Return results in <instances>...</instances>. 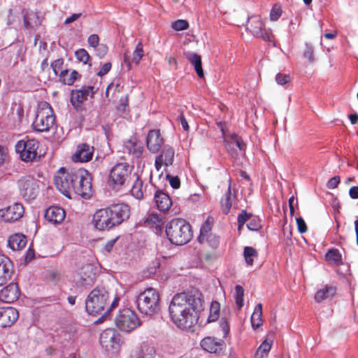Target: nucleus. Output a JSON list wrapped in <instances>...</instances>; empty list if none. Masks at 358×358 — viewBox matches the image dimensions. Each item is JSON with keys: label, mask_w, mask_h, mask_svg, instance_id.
<instances>
[{"label": "nucleus", "mask_w": 358, "mask_h": 358, "mask_svg": "<svg viewBox=\"0 0 358 358\" xmlns=\"http://www.w3.org/2000/svg\"><path fill=\"white\" fill-rule=\"evenodd\" d=\"M203 310V299L199 296L188 293H179L171 299L169 306L171 321L180 329L194 327Z\"/></svg>", "instance_id": "f257e3e1"}, {"label": "nucleus", "mask_w": 358, "mask_h": 358, "mask_svg": "<svg viewBox=\"0 0 358 358\" xmlns=\"http://www.w3.org/2000/svg\"><path fill=\"white\" fill-rule=\"evenodd\" d=\"M119 300L120 298L115 296L109 305L108 292L104 287H96L90 292L85 300V309L90 315H101L95 322L101 323L104 321L110 311L118 305Z\"/></svg>", "instance_id": "f03ea898"}, {"label": "nucleus", "mask_w": 358, "mask_h": 358, "mask_svg": "<svg viewBox=\"0 0 358 358\" xmlns=\"http://www.w3.org/2000/svg\"><path fill=\"white\" fill-rule=\"evenodd\" d=\"M159 294L154 288L150 287L141 292L135 299L136 308L143 315L152 316L159 308Z\"/></svg>", "instance_id": "7ed1b4c3"}, {"label": "nucleus", "mask_w": 358, "mask_h": 358, "mask_svg": "<svg viewBox=\"0 0 358 358\" xmlns=\"http://www.w3.org/2000/svg\"><path fill=\"white\" fill-rule=\"evenodd\" d=\"M55 122V116L50 103L46 101L38 104L33 129L38 132H45L50 129Z\"/></svg>", "instance_id": "20e7f679"}, {"label": "nucleus", "mask_w": 358, "mask_h": 358, "mask_svg": "<svg viewBox=\"0 0 358 358\" xmlns=\"http://www.w3.org/2000/svg\"><path fill=\"white\" fill-rule=\"evenodd\" d=\"M115 322L116 327L124 332H131L141 325V321L136 313L129 308L119 310Z\"/></svg>", "instance_id": "39448f33"}, {"label": "nucleus", "mask_w": 358, "mask_h": 358, "mask_svg": "<svg viewBox=\"0 0 358 358\" xmlns=\"http://www.w3.org/2000/svg\"><path fill=\"white\" fill-rule=\"evenodd\" d=\"M192 225H166V234L170 242L176 245L187 243L192 238Z\"/></svg>", "instance_id": "423d86ee"}, {"label": "nucleus", "mask_w": 358, "mask_h": 358, "mask_svg": "<svg viewBox=\"0 0 358 358\" xmlns=\"http://www.w3.org/2000/svg\"><path fill=\"white\" fill-rule=\"evenodd\" d=\"M247 29L255 37L261 38L266 42L273 43L275 36L271 29H266L265 23L259 15H254L248 17Z\"/></svg>", "instance_id": "0eeeda50"}, {"label": "nucleus", "mask_w": 358, "mask_h": 358, "mask_svg": "<svg viewBox=\"0 0 358 358\" xmlns=\"http://www.w3.org/2000/svg\"><path fill=\"white\" fill-rule=\"evenodd\" d=\"M83 198H90L92 194V178L87 171L78 169L75 171L72 193Z\"/></svg>", "instance_id": "6e6552de"}, {"label": "nucleus", "mask_w": 358, "mask_h": 358, "mask_svg": "<svg viewBox=\"0 0 358 358\" xmlns=\"http://www.w3.org/2000/svg\"><path fill=\"white\" fill-rule=\"evenodd\" d=\"M74 176L75 171H68L62 167L57 171L54 178L56 188L68 198L71 197Z\"/></svg>", "instance_id": "1a4fd4ad"}, {"label": "nucleus", "mask_w": 358, "mask_h": 358, "mask_svg": "<svg viewBox=\"0 0 358 358\" xmlns=\"http://www.w3.org/2000/svg\"><path fill=\"white\" fill-rule=\"evenodd\" d=\"M20 195L27 201L34 200L38 193L37 180L31 176H22L17 182Z\"/></svg>", "instance_id": "9d476101"}, {"label": "nucleus", "mask_w": 358, "mask_h": 358, "mask_svg": "<svg viewBox=\"0 0 358 358\" xmlns=\"http://www.w3.org/2000/svg\"><path fill=\"white\" fill-rule=\"evenodd\" d=\"M38 142L35 139H22L15 145V150L22 161L31 162L36 158Z\"/></svg>", "instance_id": "9b49d317"}, {"label": "nucleus", "mask_w": 358, "mask_h": 358, "mask_svg": "<svg viewBox=\"0 0 358 358\" xmlns=\"http://www.w3.org/2000/svg\"><path fill=\"white\" fill-rule=\"evenodd\" d=\"M100 344L106 351L116 354L120 348L119 334L114 329H106L100 335Z\"/></svg>", "instance_id": "f8f14e48"}, {"label": "nucleus", "mask_w": 358, "mask_h": 358, "mask_svg": "<svg viewBox=\"0 0 358 358\" xmlns=\"http://www.w3.org/2000/svg\"><path fill=\"white\" fill-rule=\"evenodd\" d=\"M130 175L129 166L127 163H117L110 170L109 182L114 187L123 186Z\"/></svg>", "instance_id": "ddd939ff"}, {"label": "nucleus", "mask_w": 358, "mask_h": 358, "mask_svg": "<svg viewBox=\"0 0 358 358\" xmlns=\"http://www.w3.org/2000/svg\"><path fill=\"white\" fill-rule=\"evenodd\" d=\"M24 213L22 204L15 203L6 208L0 210V222H14L20 219Z\"/></svg>", "instance_id": "4468645a"}, {"label": "nucleus", "mask_w": 358, "mask_h": 358, "mask_svg": "<svg viewBox=\"0 0 358 358\" xmlns=\"http://www.w3.org/2000/svg\"><path fill=\"white\" fill-rule=\"evenodd\" d=\"M94 92V87L92 86H84L80 90H72L71 103L75 108L80 109L89 96L93 97Z\"/></svg>", "instance_id": "2eb2a0df"}, {"label": "nucleus", "mask_w": 358, "mask_h": 358, "mask_svg": "<svg viewBox=\"0 0 358 358\" xmlns=\"http://www.w3.org/2000/svg\"><path fill=\"white\" fill-rule=\"evenodd\" d=\"M197 240L201 244L207 243L208 246L213 249H217L220 245V237L212 233L211 225H201Z\"/></svg>", "instance_id": "dca6fc26"}, {"label": "nucleus", "mask_w": 358, "mask_h": 358, "mask_svg": "<svg viewBox=\"0 0 358 358\" xmlns=\"http://www.w3.org/2000/svg\"><path fill=\"white\" fill-rule=\"evenodd\" d=\"M175 151L170 145L163 147L159 155L156 157L155 166L157 171H159L162 166H169L173 164Z\"/></svg>", "instance_id": "f3484780"}, {"label": "nucleus", "mask_w": 358, "mask_h": 358, "mask_svg": "<svg viewBox=\"0 0 358 358\" xmlns=\"http://www.w3.org/2000/svg\"><path fill=\"white\" fill-rule=\"evenodd\" d=\"M111 209V219L110 224H122L127 222L130 217L129 207L124 203L117 204L113 206Z\"/></svg>", "instance_id": "a211bd4d"}, {"label": "nucleus", "mask_w": 358, "mask_h": 358, "mask_svg": "<svg viewBox=\"0 0 358 358\" xmlns=\"http://www.w3.org/2000/svg\"><path fill=\"white\" fill-rule=\"evenodd\" d=\"M17 310L10 306L0 307V327H10L18 318Z\"/></svg>", "instance_id": "6ab92c4d"}, {"label": "nucleus", "mask_w": 358, "mask_h": 358, "mask_svg": "<svg viewBox=\"0 0 358 358\" xmlns=\"http://www.w3.org/2000/svg\"><path fill=\"white\" fill-rule=\"evenodd\" d=\"M94 148L87 143H82L77 146L76 152L72 156L75 162H87L92 159Z\"/></svg>", "instance_id": "aec40b11"}, {"label": "nucleus", "mask_w": 358, "mask_h": 358, "mask_svg": "<svg viewBox=\"0 0 358 358\" xmlns=\"http://www.w3.org/2000/svg\"><path fill=\"white\" fill-rule=\"evenodd\" d=\"M147 148L152 153L157 152L162 145L164 139L161 136L160 131L157 129L150 130L146 139Z\"/></svg>", "instance_id": "412c9836"}, {"label": "nucleus", "mask_w": 358, "mask_h": 358, "mask_svg": "<svg viewBox=\"0 0 358 358\" xmlns=\"http://www.w3.org/2000/svg\"><path fill=\"white\" fill-rule=\"evenodd\" d=\"M201 347L210 353H220L224 346L223 340L215 337H206L201 341Z\"/></svg>", "instance_id": "4be33fe9"}, {"label": "nucleus", "mask_w": 358, "mask_h": 358, "mask_svg": "<svg viewBox=\"0 0 358 358\" xmlns=\"http://www.w3.org/2000/svg\"><path fill=\"white\" fill-rule=\"evenodd\" d=\"M20 296V289L16 283L11 282L3 287L0 292V300L7 303H13Z\"/></svg>", "instance_id": "5701e85b"}, {"label": "nucleus", "mask_w": 358, "mask_h": 358, "mask_svg": "<svg viewBox=\"0 0 358 358\" xmlns=\"http://www.w3.org/2000/svg\"><path fill=\"white\" fill-rule=\"evenodd\" d=\"M12 273L13 263L11 260L0 253V287L10 278Z\"/></svg>", "instance_id": "b1692460"}, {"label": "nucleus", "mask_w": 358, "mask_h": 358, "mask_svg": "<svg viewBox=\"0 0 358 358\" xmlns=\"http://www.w3.org/2000/svg\"><path fill=\"white\" fill-rule=\"evenodd\" d=\"M45 217L52 224H61L66 217V212L61 207L50 206L46 210Z\"/></svg>", "instance_id": "393cba45"}, {"label": "nucleus", "mask_w": 358, "mask_h": 358, "mask_svg": "<svg viewBox=\"0 0 358 358\" xmlns=\"http://www.w3.org/2000/svg\"><path fill=\"white\" fill-rule=\"evenodd\" d=\"M224 142L226 149L232 157L237 155V150L241 151L244 150L245 147V145L241 138L236 134H231L230 139L225 140Z\"/></svg>", "instance_id": "a878e982"}, {"label": "nucleus", "mask_w": 358, "mask_h": 358, "mask_svg": "<svg viewBox=\"0 0 358 358\" xmlns=\"http://www.w3.org/2000/svg\"><path fill=\"white\" fill-rule=\"evenodd\" d=\"M124 148L129 155L136 159L140 158L143 152L142 143L136 138H131L127 141L124 143Z\"/></svg>", "instance_id": "bb28decb"}, {"label": "nucleus", "mask_w": 358, "mask_h": 358, "mask_svg": "<svg viewBox=\"0 0 358 358\" xmlns=\"http://www.w3.org/2000/svg\"><path fill=\"white\" fill-rule=\"evenodd\" d=\"M155 201L157 208L162 212L168 211L172 205L170 196L161 190L156 192Z\"/></svg>", "instance_id": "cd10ccee"}, {"label": "nucleus", "mask_w": 358, "mask_h": 358, "mask_svg": "<svg viewBox=\"0 0 358 358\" xmlns=\"http://www.w3.org/2000/svg\"><path fill=\"white\" fill-rule=\"evenodd\" d=\"M112 213L110 208H101L97 210L92 217V224H110Z\"/></svg>", "instance_id": "c85d7f7f"}, {"label": "nucleus", "mask_w": 358, "mask_h": 358, "mask_svg": "<svg viewBox=\"0 0 358 358\" xmlns=\"http://www.w3.org/2000/svg\"><path fill=\"white\" fill-rule=\"evenodd\" d=\"M184 56L194 66L197 76L202 78L204 76L201 57L200 55L192 52H185Z\"/></svg>", "instance_id": "c756f323"}, {"label": "nucleus", "mask_w": 358, "mask_h": 358, "mask_svg": "<svg viewBox=\"0 0 358 358\" xmlns=\"http://www.w3.org/2000/svg\"><path fill=\"white\" fill-rule=\"evenodd\" d=\"M27 243V237L22 234H15L9 236L8 245L13 250L23 249Z\"/></svg>", "instance_id": "7c9ffc66"}, {"label": "nucleus", "mask_w": 358, "mask_h": 358, "mask_svg": "<svg viewBox=\"0 0 358 358\" xmlns=\"http://www.w3.org/2000/svg\"><path fill=\"white\" fill-rule=\"evenodd\" d=\"M80 76V74L76 70L69 71L68 69H65L61 71L59 74V80L64 85H73Z\"/></svg>", "instance_id": "2f4dec72"}, {"label": "nucleus", "mask_w": 358, "mask_h": 358, "mask_svg": "<svg viewBox=\"0 0 358 358\" xmlns=\"http://www.w3.org/2000/svg\"><path fill=\"white\" fill-rule=\"evenodd\" d=\"M24 24L27 29H34L41 25V20L36 12L26 11L23 16Z\"/></svg>", "instance_id": "473e14b6"}, {"label": "nucleus", "mask_w": 358, "mask_h": 358, "mask_svg": "<svg viewBox=\"0 0 358 358\" xmlns=\"http://www.w3.org/2000/svg\"><path fill=\"white\" fill-rule=\"evenodd\" d=\"M235 198V195L231 193V184L229 183L227 192L224 194L220 200V208L222 213L227 215L230 211L232 202Z\"/></svg>", "instance_id": "72a5a7b5"}, {"label": "nucleus", "mask_w": 358, "mask_h": 358, "mask_svg": "<svg viewBox=\"0 0 358 358\" xmlns=\"http://www.w3.org/2000/svg\"><path fill=\"white\" fill-rule=\"evenodd\" d=\"M160 348L165 354L174 355L179 352L180 343L175 338H169L161 344Z\"/></svg>", "instance_id": "f704fd0d"}, {"label": "nucleus", "mask_w": 358, "mask_h": 358, "mask_svg": "<svg viewBox=\"0 0 358 358\" xmlns=\"http://www.w3.org/2000/svg\"><path fill=\"white\" fill-rule=\"evenodd\" d=\"M336 287L325 285L322 289L317 290L315 295V300L317 303L322 302L324 299H327L334 296L336 293Z\"/></svg>", "instance_id": "c9c22d12"}, {"label": "nucleus", "mask_w": 358, "mask_h": 358, "mask_svg": "<svg viewBox=\"0 0 358 358\" xmlns=\"http://www.w3.org/2000/svg\"><path fill=\"white\" fill-rule=\"evenodd\" d=\"M262 303H258L250 317L251 325L253 329H257L262 324Z\"/></svg>", "instance_id": "e433bc0d"}, {"label": "nucleus", "mask_w": 358, "mask_h": 358, "mask_svg": "<svg viewBox=\"0 0 358 358\" xmlns=\"http://www.w3.org/2000/svg\"><path fill=\"white\" fill-rule=\"evenodd\" d=\"M237 220L238 224H245L248 221H250V224H257V222H262V220L259 217L247 212L245 210H241L238 215Z\"/></svg>", "instance_id": "4c0bfd02"}, {"label": "nucleus", "mask_w": 358, "mask_h": 358, "mask_svg": "<svg viewBox=\"0 0 358 358\" xmlns=\"http://www.w3.org/2000/svg\"><path fill=\"white\" fill-rule=\"evenodd\" d=\"M272 346V341L264 340L257 349L254 358H264L268 356Z\"/></svg>", "instance_id": "58836bf2"}, {"label": "nucleus", "mask_w": 358, "mask_h": 358, "mask_svg": "<svg viewBox=\"0 0 358 358\" xmlns=\"http://www.w3.org/2000/svg\"><path fill=\"white\" fill-rule=\"evenodd\" d=\"M258 255L257 252L252 247L246 246L243 250V256L245 263L248 266H252L253 264L254 258Z\"/></svg>", "instance_id": "ea45409f"}, {"label": "nucleus", "mask_w": 358, "mask_h": 358, "mask_svg": "<svg viewBox=\"0 0 358 358\" xmlns=\"http://www.w3.org/2000/svg\"><path fill=\"white\" fill-rule=\"evenodd\" d=\"M220 315V303L217 301H213L210 305L208 322L216 321Z\"/></svg>", "instance_id": "a19ab883"}, {"label": "nucleus", "mask_w": 358, "mask_h": 358, "mask_svg": "<svg viewBox=\"0 0 358 358\" xmlns=\"http://www.w3.org/2000/svg\"><path fill=\"white\" fill-rule=\"evenodd\" d=\"M244 296V289L243 287L240 285H236L235 286V301L236 304L238 309H241L244 305L243 301Z\"/></svg>", "instance_id": "79ce46f5"}, {"label": "nucleus", "mask_w": 358, "mask_h": 358, "mask_svg": "<svg viewBox=\"0 0 358 358\" xmlns=\"http://www.w3.org/2000/svg\"><path fill=\"white\" fill-rule=\"evenodd\" d=\"M137 358H156V350L152 346H143Z\"/></svg>", "instance_id": "37998d69"}, {"label": "nucleus", "mask_w": 358, "mask_h": 358, "mask_svg": "<svg viewBox=\"0 0 358 358\" xmlns=\"http://www.w3.org/2000/svg\"><path fill=\"white\" fill-rule=\"evenodd\" d=\"M325 257L327 261L332 262L336 264H338L342 260L341 255L337 249L329 250Z\"/></svg>", "instance_id": "c03bdc74"}, {"label": "nucleus", "mask_w": 358, "mask_h": 358, "mask_svg": "<svg viewBox=\"0 0 358 358\" xmlns=\"http://www.w3.org/2000/svg\"><path fill=\"white\" fill-rule=\"evenodd\" d=\"M142 187L143 182L138 178H137L131 189L132 195L137 199H141L143 197Z\"/></svg>", "instance_id": "a18cd8bd"}, {"label": "nucleus", "mask_w": 358, "mask_h": 358, "mask_svg": "<svg viewBox=\"0 0 358 358\" xmlns=\"http://www.w3.org/2000/svg\"><path fill=\"white\" fill-rule=\"evenodd\" d=\"M144 55L143 46L141 41H139L133 52L132 62L138 64Z\"/></svg>", "instance_id": "49530a36"}, {"label": "nucleus", "mask_w": 358, "mask_h": 358, "mask_svg": "<svg viewBox=\"0 0 358 358\" xmlns=\"http://www.w3.org/2000/svg\"><path fill=\"white\" fill-rule=\"evenodd\" d=\"M76 59L85 64H87L90 61V56L87 51L84 48H80L75 52Z\"/></svg>", "instance_id": "de8ad7c7"}, {"label": "nucleus", "mask_w": 358, "mask_h": 358, "mask_svg": "<svg viewBox=\"0 0 358 358\" xmlns=\"http://www.w3.org/2000/svg\"><path fill=\"white\" fill-rule=\"evenodd\" d=\"M282 7L279 4H275L269 13V18L271 21H277L282 15Z\"/></svg>", "instance_id": "09e8293b"}, {"label": "nucleus", "mask_w": 358, "mask_h": 358, "mask_svg": "<svg viewBox=\"0 0 358 358\" xmlns=\"http://www.w3.org/2000/svg\"><path fill=\"white\" fill-rule=\"evenodd\" d=\"M171 27L176 31H183L188 28L189 23L185 20H178L173 22Z\"/></svg>", "instance_id": "8fccbe9b"}, {"label": "nucleus", "mask_w": 358, "mask_h": 358, "mask_svg": "<svg viewBox=\"0 0 358 358\" xmlns=\"http://www.w3.org/2000/svg\"><path fill=\"white\" fill-rule=\"evenodd\" d=\"M96 55L99 58L104 57L108 51V48L106 44L98 45L95 48Z\"/></svg>", "instance_id": "3c124183"}, {"label": "nucleus", "mask_w": 358, "mask_h": 358, "mask_svg": "<svg viewBox=\"0 0 358 358\" xmlns=\"http://www.w3.org/2000/svg\"><path fill=\"white\" fill-rule=\"evenodd\" d=\"M162 222V220L157 213H151L146 217L144 224H157Z\"/></svg>", "instance_id": "603ef678"}, {"label": "nucleus", "mask_w": 358, "mask_h": 358, "mask_svg": "<svg viewBox=\"0 0 358 358\" xmlns=\"http://www.w3.org/2000/svg\"><path fill=\"white\" fill-rule=\"evenodd\" d=\"M64 61L63 59H57L51 63L50 66L55 75H58L60 70L62 71V69L64 65Z\"/></svg>", "instance_id": "864d4df0"}, {"label": "nucleus", "mask_w": 358, "mask_h": 358, "mask_svg": "<svg viewBox=\"0 0 358 358\" xmlns=\"http://www.w3.org/2000/svg\"><path fill=\"white\" fill-rule=\"evenodd\" d=\"M303 57L307 59L310 62H313L314 60V50L312 45L309 44L306 45V49L303 52Z\"/></svg>", "instance_id": "5fc2aeb1"}, {"label": "nucleus", "mask_w": 358, "mask_h": 358, "mask_svg": "<svg viewBox=\"0 0 358 358\" xmlns=\"http://www.w3.org/2000/svg\"><path fill=\"white\" fill-rule=\"evenodd\" d=\"M275 80L278 84L283 85L290 81V76L289 74L278 73L275 76Z\"/></svg>", "instance_id": "6e6d98bb"}, {"label": "nucleus", "mask_w": 358, "mask_h": 358, "mask_svg": "<svg viewBox=\"0 0 358 358\" xmlns=\"http://www.w3.org/2000/svg\"><path fill=\"white\" fill-rule=\"evenodd\" d=\"M112 64L110 62L105 63L100 69V70L96 73V75L102 77L106 75L111 69Z\"/></svg>", "instance_id": "4d7b16f0"}, {"label": "nucleus", "mask_w": 358, "mask_h": 358, "mask_svg": "<svg viewBox=\"0 0 358 358\" xmlns=\"http://www.w3.org/2000/svg\"><path fill=\"white\" fill-rule=\"evenodd\" d=\"M87 43L90 46L95 48L99 45V37L97 34H91L87 38Z\"/></svg>", "instance_id": "13d9d810"}, {"label": "nucleus", "mask_w": 358, "mask_h": 358, "mask_svg": "<svg viewBox=\"0 0 358 358\" xmlns=\"http://www.w3.org/2000/svg\"><path fill=\"white\" fill-rule=\"evenodd\" d=\"M167 178H169L170 185L173 189H178L180 186V180L178 176H171L168 175Z\"/></svg>", "instance_id": "bf43d9fd"}, {"label": "nucleus", "mask_w": 358, "mask_h": 358, "mask_svg": "<svg viewBox=\"0 0 358 358\" xmlns=\"http://www.w3.org/2000/svg\"><path fill=\"white\" fill-rule=\"evenodd\" d=\"M340 183V177L338 176H334L329 180L327 186L329 189H335Z\"/></svg>", "instance_id": "052dcab7"}, {"label": "nucleus", "mask_w": 358, "mask_h": 358, "mask_svg": "<svg viewBox=\"0 0 358 358\" xmlns=\"http://www.w3.org/2000/svg\"><path fill=\"white\" fill-rule=\"evenodd\" d=\"M119 236L115 237V238H113L110 241H108L106 245H104V250L107 252H110L114 247L115 243L117 241Z\"/></svg>", "instance_id": "680f3d73"}, {"label": "nucleus", "mask_w": 358, "mask_h": 358, "mask_svg": "<svg viewBox=\"0 0 358 358\" xmlns=\"http://www.w3.org/2000/svg\"><path fill=\"white\" fill-rule=\"evenodd\" d=\"M294 202L297 203L295 198L292 196L289 199V215L291 217L290 222H293L292 219L294 215Z\"/></svg>", "instance_id": "e2e57ef3"}, {"label": "nucleus", "mask_w": 358, "mask_h": 358, "mask_svg": "<svg viewBox=\"0 0 358 358\" xmlns=\"http://www.w3.org/2000/svg\"><path fill=\"white\" fill-rule=\"evenodd\" d=\"M81 15H82L81 13H74L65 20L64 24H70L73 22H74L76 20H78Z\"/></svg>", "instance_id": "0e129e2a"}, {"label": "nucleus", "mask_w": 358, "mask_h": 358, "mask_svg": "<svg viewBox=\"0 0 358 358\" xmlns=\"http://www.w3.org/2000/svg\"><path fill=\"white\" fill-rule=\"evenodd\" d=\"M34 257H35L34 251L33 250H31V248H29L26 252L25 258H24L25 262H31L32 259H34Z\"/></svg>", "instance_id": "69168bd1"}, {"label": "nucleus", "mask_w": 358, "mask_h": 358, "mask_svg": "<svg viewBox=\"0 0 358 358\" xmlns=\"http://www.w3.org/2000/svg\"><path fill=\"white\" fill-rule=\"evenodd\" d=\"M350 196L352 199H358V186H353L349 190Z\"/></svg>", "instance_id": "338daca9"}, {"label": "nucleus", "mask_w": 358, "mask_h": 358, "mask_svg": "<svg viewBox=\"0 0 358 358\" xmlns=\"http://www.w3.org/2000/svg\"><path fill=\"white\" fill-rule=\"evenodd\" d=\"M180 123H181L182 129L185 131H188L189 128V124L182 113L180 114Z\"/></svg>", "instance_id": "774afa93"}]
</instances>
